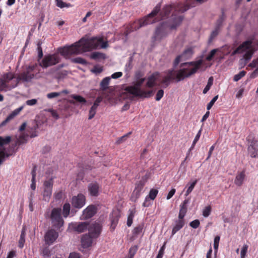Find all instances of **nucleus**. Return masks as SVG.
<instances>
[{"mask_svg":"<svg viewBox=\"0 0 258 258\" xmlns=\"http://www.w3.org/2000/svg\"><path fill=\"white\" fill-rule=\"evenodd\" d=\"M111 78L109 77H107L104 78L100 82V89L102 90H106L108 88V86L109 85V82L110 81Z\"/></svg>","mask_w":258,"mask_h":258,"instance_id":"nucleus-26","label":"nucleus"},{"mask_svg":"<svg viewBox=\"0 0 258 258\" xmlns=\"http://www.w3.org/2000/svg\"><path fill=\"white\" fill-rule=\"evenodd\" d=\"M254 50L252 46V43L250 41H246L240 45L232 52L231 55H234L237 53L245 52L242 58L239 60V66L240 68H244L247 63L250 60Z\"/></svg>","mask_w":258,"mask_h":258,"instance_id":"nucleus-5","label":"nucleus"},{"mask_svg":"<svg viewBox=\"0 0 258 258\" xmlns=\"http://www.w3.org/2000/svg\"><path fill=\"white\" fill-rule=\"evenodd\" d=\"M213 77H210L208 80V82L207 85L206 86V87H205V88L203 90L204 94L207 93V92L210 90L211 86L213 84Z\"/></svg>","mask_w":258,"mask_h":258,"instance_id":"nucleus-34","label":"nucleus"},{"mask_svg":"<svg viewBox=\"0 0 258 258\" xmlns=\"http://www.w3.org/2000/svg\"><path fill=\"white\" fill-rule=\"evenodd\" d=\"M220 236H216L214 238V248L215 250H217L219 246V243L220 241Z\"/></svg>","mask_w":258,"mask_h":258,"instance_id":"nucleus-51","label":"nucleus"},{"mask_svg":"<svg viewBox=\"0 0 258 258\" xmlns=\"http://www.w3.org/2000/svg\"><path fill=\"white\" fill-rule=\"evenodd\" d=\"M68 258H80V255L78 253L72 252L70 254Z\"/></svg>","mask_w":258,"mask_h":258,"instance_id":"nucleus-63","label":"nucleus"},{"mask_svg":"<svg viewBox=\"0 0 258 258\" xmlns=\"http://www.w3.org/2000/svg\"><path fill=\"white\" fill-rule=\"evenodd\" d=\"M202 63V59L182 63L180 65V69L177 71L169 70L165 72L162 76H160L159 73L155 72L148 77L146 87L151 88L158 85L159 83H162L165 87H167L172 81L175 80L177 82L182 81L195 74Z\"/></svg>","mask_w":258,"mask_h":258,"instance_id":"nucleus-2","label":"nucleus"},{"mask_svg":"<svg viewBox=\"0 0 258 258\" xmlns=\"http://www.w3.org/2000/svg\"><path fill=\"white\" fill-rule=\"evenodd\" d=\"M122 76V73L121 72H117L112 74L110 77L111 78L113 79H117L120 78Z\"/></svg>","mask_w":258,"mask_h":258,"instance_id":"nucleus-54","label":"nucleus"},{"mask_svg":"<svg viewBox=\"0 0 258 258\" xmlns=\"http://www.w3.org/2000/svg\"><path fill=\"white\" fill-rule=\"evenodd\" d=\"M218 98V95L215 96L211 101L208 104L207 106V110H209L213 106L215 102L216 101V100Z\"/></svg>","mask_w":258,"mask_h":258,"instance_id":"nucleus-43","label":"nucleus"},{"mask_svg":"<svg viewBox=\"0 0 258 258\" xmlns=\"http://www.w3.org/2000/svg\"><path fill=\"white\" fill-rule=\"evenodd\" d=\"M163 94H164L163 90H162V89L159 90L157 92V93L156 94V100L157 101H159L162 98V97H163Z\"/></svg>","mask_w":258,"mask_h":258,"instance_id":"nucleus-55","label":"nucleus"},{"mask_svg":"<svg viewBox=\"0 0 258 258\" xmlns=\"http://www.w3.org/2000/svg\"><path fill=\"white\" fill-rule=\"evenodd\" d=\"M91 169H91V167H90V166L88 167V168L86 167L85 168L84 170V173H80L78 174V177H77L78 179L82 180L83 178V177H84V174L85 173H87L88 172V170H91Z\"/></svg>","mask_w":258,"mask_h":258,"instance_id":"nucleus-53","label":"nucleus"},{"mask_svg":"<svg viewBox=\"0 0 258 258\" xmlns=\"http://www.w3.org/2000/svg\"><path fill=\"white\" fill-rule=\"evenodd\" d=\"M143 228V226L141 225H139L136 227L133 230V234L134 235H138L141 234L142 232Z\"/></svg>","mask_w":258,"mask_h":258,"instance_id":"nucleus-39","label":"nucleus"},{"mask_svg":"<svg viewBox=\"0 0 258 258\" xmlns=\"http://www.w3.org/2000/svg\"><path fill=\"white\" fill-rule=\"evenodd\" d=\"M120 217V213L118 210H113L110 215V219L111 221L110 228L112 230L115 229Z\"/></svg>","mask_w":258,"mask_h":258,"instance_id":"nucleus-17","label":"nucleus"},{"mask_svg":"<svg viewBox=\"0 0 258 258\" xmlns=\"http://www.w3.org/2000/svg\"><path fill=\"white\" fill-rule=\"evenodd\" d=\"M134 217V213L133 211H131L127 217V225L130 227L133 223V220Z\"/></svg>","mask_w":258,"mask_h":258,"instance_id":"nucleus-41","label":"nucleus"},{"mask_svg":"<svg viewBox=\"0 0 258 258\" xmlns=\"http://www.w3.org/2000/svg\"><path fill=\"white\" fill-rule=\"evenodd\" d=\"M37 103V100L36 99H32L28 100L26 101V104L28 106H34Z\"/></svg>","mask_w":258,"mask_h":258,"instance_id":"nucleus-52","label":"nucleus"},{"mask_svg":"<svg viewBox=\"0 0 258 258\" xmlns=\"http://www.w3.org/2000/svg\"><path fill=\"white\" fill-rule=\"evenodd\" d=\"M102 230L101 225L97 222L91 224L89 227V234L83 236L81 242L85 248L90 246L92 243V238H97L100 235Z\"/></svg>","mask_w":258,"mask_h":258,"instance_id":"nucleus-6","label":"nucleus"},{"mask_svg":"<svg viewBox=\"0 0 258 258\" xmlns=\"http://www.w3.org/2000/svg\"><path fill=\"white\" fill-rule=\"evenodd\" d=\"M50 218L52 226L56 228H60L63 224V220L61 216V209L54 208L52 210Z\"/></svg>","mask_w":258,"mask_h":258,"instance_id":"nucleus-10","label":"nucleus"},{"mask_svg":"<svg viewBox=\"0 0 258 258\" xmlns=\"http://www.w3.org/2000/svg\"><path fill=\"white\" fill-rule=\"evenodd\" d=\"M24 105H22L20 107L15 109L11 114H10L0 124L1 126H3L5 125L8 122H9L10 120H12L14 118L15 116L19 114V113L24 108Z\"/></svg>","mask_w":258,"mask_h":258,"instance_id":"nucleus-20","label":"nucleus"},{"mask_svg":"<svg viewBox=\"0 0 258 258\" xmlns=\"http://www.w3.org/2000/svg\"><path fill=\"white\" fill-rule=\"evenodd\" d=\"M200 224V221L199 220L197 219V220H195L190 222L189 223V225L192 228L196 229L199 226Z\"/></svg>","mask_w":258,"mask_h":258,"instance_id":"nucleus-47","label":"nucleus"},{"mask_svg":"<svg viewBox=\"0 0 258 258\" xmlns=\"http://www.w3.org/2000/svg\"><path fill=\"white\" fill-rule=\"evenodd\" d=\"M60 60V58L58 54H49L44 56L41 62H40V66L42 68L46 69L55 65L58 63Z\"/></svg>","mask_w":258,"mask_h":258,"instance_id":"nucleus-9","label":"nucleus"},{"mask_svg":"<svg viewBox=\"0 0 258 258\" xmlns=\"http://www.w3.org/2000/svg\"><path fill=\"white\" fill-rule=\"evenodd\" d=\"M217 49H214L212 50L210 53L208 54V55L206 57V60L208 61H210L212 59L213 56L215 54L216 52H217Z\"/></svg>","mask_w":258,"mask_h":258,"instance_id":"nucleus-48","label":"nucleus"},{"mask_svg":"<svg viewBox=\"0 0 258 258\" xmlns=\"http://www.w3.org/2000/svg\"><path fill=\"white\" fill-rule=\"evenodd\" d=\"M175 191H176L175 189L172 188L168 194L167 197H166L167 200L170 199L173 197V196L175 194Z\"/></svg>","mask_w":258,"mask_h":258,"instance_id":"nucleus-57","label":"nucleus"},{"mask_svg":"<svg viewBox=\"0 0 258 258\" xmlns=\"http://www.w3.org/2000/svg\"><path fill=\"white\" fill-rule=\"evenodd\" d=\"M25 242V238L20 237V239L19 240L18 246L20 248H22L24 247Z\"/></svg>","mask_w":258,"mask_h":258,"instance_id":"nucleus-58","label":"nucleus"},{"mask_svg":"<svg viewBox=\"0 0 258 258\" xmlns=\"http://www.w3.org/2000/svg\"><path fill=\"white\" fill-rule=\"evenodd\" d=\"M36 67V65L29 66L27 68L26 71L19 74L17 78L13 80L14 83L12 85V88L16 87L20 81L25 82H30L34 77L33 71Z\"/></svg>","mask_w":258,"mask_h":258,"instance_id":"nucleus-7","label":"nucleus"},{"mask_svg":"<svg viewBox=\"0 0 258 258\" xmlns=\"http://www.w3.org/2000/svg\"><path fill=\"white\" fill-rule=\"evenodd\" d=\"M219 30L220 29L215 28V29L212 32L209 39V43H211L213 41V39L218 35Z\"/></svg>","mask_w":258,"mask_h":258,"instance_id":"nucleus-36","label":"nucleus"},{"mask_svg":"<svg viewBox=\"0 0 258 258\" xmlns=\"http://www.w3.org/2000/svg\"><path fill=\"white\" fill-rule=\"evenodd\" d=\"M184 220L176 219L174 220L173 224L171 236H173L177 232L180 230L184 225Z\"/></svg>","mask_w":258,"mask_h":258,"instance_id":"nucleus-22","label":"nucleus"},{"mask_svg":"<svg viewBox=\"0 0 258 258\" xmlns=\"http://www.w3.org/2000/svg\"><path fill=\"white\" fill-rule=\"evenodd\" d=\"M73 61L75 63L82 64L83 65H87L88 64L87 61L81 57H78L74 58L73 59Z\"/></svg>","mask_w":258,"mask_h":258,"instance_id":"nucleus-37","label":"nucleus"},{"mask_svg":"<svg viewBox=\"0 0 258 258\" xmlns=\"http://www.w3.org/2000/svg\"><path fill=\"white\" fill-rule=\"evenodd\" d=\"M197 180H195L192 182H191L190 183H188L186 185V187H187V190L186 191V192L185 194V196L186 197L192 191V190L194 188L196 184H197Z\"/></svg>","mask_w":258,"mask_h":258,"instance_id":"nucleus-27","label":"nucleus"},{"mask_svg":"<svg viewBox=\"0 0 258 258\" xmlns=\"http://www.w3.org/2000/svg\"><path fill=\"white\" fill-rule=\"evenodd\" d=\"M86 204V197L82 194H79L72 199V206L78 209L82 208Z\"/></svg>","mask_w":258,"mask_h":258,"instance_id":"nucleus-14","label":"nucleus"},{"mask_svg":"<svg viewBox=\"0 0 258 258\" xmlns=\"http://www.w3.org/2000/svg\"><path fill=\"white\" fill-rule=\"evenodd\" d=\"M189 8L190 6L187 4H178L166 5L161 10V4L159 3L151 13L138 22V27L133 26L132 27L136 30L160 20H164L156 28L155 33V39L161 40L168 34L170 30L176 29L181 23L183 17L178 14L186 11Z\"/></svg>","mask_w":258,"mask_h":258,"instance_id":"nucleus-1","label":"nucleus"},{"mask_svg":"<svg viewBox=\"0 0 258 258\" xmlns=\"http://www.w3.org/2000/svg\"><path fill=\"white\" fill-rule=\"evenodd\" d=\"M103 97L101 96H98L97 97L96 100H95L93 104L96 105V106H98L99 105L100 103L102 101Z\"/></svg>","mask_w":258,"mask_h":258,"instance_id":"nucleus-59","label":"nucleus"},{"mask_svg":"<svg viewBox=\"0 0 258 258\" xmlns=\"http://www.w3.org/2000/svg\"><path fill=\"white\" fill-rule=\"evenodd\" d=\"M245 178L244 171H242L238 173L235 179L234 183L237 186H240L242 184L243 181Z\"/></svg>","mask_w":258,"mask_h":258,"instance_id":"nucleus-25","label":"nucleus"},{"mask_svg":"<svg viewBox=\"0 0 258 258\" xmlns=\"http://www.w3.org/2000/svg\"><path fill=\"white\" fill-rule=\"evenodd\" d=\"M11 141L10 136H0V165L12 155L9 152V150L5 147V146L9 144Z\"/></svg>","mask_w":258,"mask_h":258,"instance_id":"nucleus-8","label":"nucleus"},{"mask_svg":"<svg viewBox=\"0 0 258 258\" xmlns=\"http://www.w3.org/2000/svg\"><path fill=\"white\" fill-rule=\"evenodd\" d=\"M71 97L74 100L70 101V102L73 104H76V102L82 104H85L86 102V100L80 95L72 94L71 95Z\"/></svg>","mask_w":258,"mask_h":258,"instance_id":"nucleus-24","label":"nucleus"},{"mask_svg":"<svg viewBox=\"0 0 258 258\" xmlns=\"http://www.w3.org/2000/svg\"><path fill=\"white\" fill-rule=\"evenodd\" d=\"M91 225L87 222H75L72 224V228L76 231L79 233L84 232L87 229L89 230V227Z\"/></svg>","mask_w":258,"mask_h":258,"instance_id":"nucleus-19","label":"nucleus"},{"mask_svg":"<svg viewBox=\"0 0 258 258\" xmlns=\"http://www.w3.org/2000/svg\"><path fill=\"white\" fill-rule=\"evenodd\" d=\"M53 182L52 178L45 181L44 183L43 197L45 201H48L52 195Z\"/></svg>","mask_w":258,"mask_h":258,"instance_id":"nucleus-15","label":"nucleus"},{"mask_svg":"<svg viewBox=\"0 0 258 258\" xmlns=\"http://www.w3.org/2000/svg\"><path fill=\"white\" fill-rule=\"evenodd\" d=\"M211 212V208L210 206H207L204 209V210L203 211V215L205 217H207L210 215Z\"/></svg>","mask_w":258,"mask_h":258,"instance_id":"nucleus-44","label":"nucleus"},{"mask_svg":"<svg viewBox=\"0 0 258 258\" xmlns=\"http://www.w3.org/2000/svg\"><path fill=\"white\" fill-rule=\"evenodd\" d=\"M97 107L98 106H96V105H95L93 104L89 110V114L88 117L89 119H91L94 117L96 114Z\"/></svg>","mask_w":258,"mask_h":258,"instance_id":"nucleus-31","label":"nucleus"},{"mask_svg":"<svg viewBox=\"0 0 258 258\" xmlns=\"http://www.w3.org/2000/svg\"><path fill=\"white\" fill-rule=\"evenodd\" d=\"M96 213V208L94 205H91L88 206L83 210L82 214L83 219H89L92 217Z\"/></svg>","mask_w":258,"mask_h":258,"instance_id":"nucleus-18","label":"nucleus"},{"mask_svg":"<svg viewBox=\"0 0 258 258\" xmlns=\"http://www.w3.org/2000/svg\"><path fill=\"white\" fill-rule=\"evenodd\" d=\"M60 95H61V93L54 92H51V93H48L47 94L46 96L48 99H52L54 98H56V97L60 96Z\"/></svg>","mask_w":258,"mask_h":258,"instance_id":"nucleus-46","label":"nucleus"},{"mask_svg":"<svg viewBox=\"0 0 258 258\" xmlns=\"http://www.w3.org/2000/svg\"><path fill=\"white\" fill-rule=\"evenodd\" d=\"M246 72L244 71L240 72L238 74H236L233 77V81L237 82L246 75Z\"/></svg>","mask_w":258,"mask_h":258,"instance_id":"nucleus-33","label":"nucleus"},{"mask_svg":"<svg viewBox=\"0 0 258 258\" xmlns=\"http://www.w3.org/2000/svg\"><path fill=\"white\" fill-rule=\"evenodd\" d=\"M70 205L69 203H65L63 206L62 214L64 217L68 216L70 212Z\"/></svg>","mask_w":258,"mask_h":258,"instance_id":"nucleus-28","label":"nucleus"},{"mask_svg":"<svg viewBox=\"0 0 258 258\" xmlns=\"http://www.w3.org/2000/svg\"><path fill=\"white\" fill-rule=\"evenodd\" d=\"M56 2V6L60 8H64V3L61 0H55Z\"/></svg>","mask_w":258,"mask_h":258,"instance_id":"nucleus-64","label":"nucleus"},{"mask_svg":"<svg viewBox=\"0 0 258 258\" xmlns=\"http://www.w3.org/2000/svg\"><path fill=\"white\" fill-rule=\"evenodd\" d=\"M108 46V41H103L102 37H94L87 39L82 38L71 46L59 48V52L61 55L67 57L73 54L90 51L97 49L98 47L104 49Z\"/></svg>","mask_w":258,"mask_h":258,"instance_id":"nucleus-3","label":"nucleus"},{"mask_svg":"<svg viewBox=\"0 0 258 258\" xmlns=\"http://www.w3.org/2000/svg\"><path fill=\"white\" fill-rule=\"evenodd\" d=\"M257 66H258V57L255 59H253L252 62L248 64V67L252 68H255Z\"/></svg>","mask_w":258,"mask_h":258,"instance_id":"nucleus-56","label":"nucleus"},{"mask_svg":"<svg viewBox=\"0 0 258 258\" xmlns=\"http://www.w3.org/2000/svg\"><path fill=\"white\" fill-rule=\"evenodd\" d=\"M54 198L56 200H59L62 198L63 192L62 190H58L54 193Z\"/></svg>","mask_w":258,"mask_h":258,"instance_id":"nucleus-50","label":"nucleus"},{"mask_svg":"<svg viewBox=\"0 0 258 258\" xmlns=\"http://www.w3.org/2000/svg\"><path fill=\"white\" fill-rule=\"evenodd\" d=\"M179 213L178 215V219L184 220V217L187 211V208L180 207Z\"/></svg>","mask_w":258,"mask_h":258,"instance_id":"nucleus-38","label":"nucleus"},{"mask_svg":"<svg viewBox=\"0 0 258 258\" xmlns=\"http://www.w3.org/2000/svg\"><path fill=\"white\" fill-rule=\"evenodd\" d=\"M247 141L249 144L248 147L249 154L252 158L256 157L258 155V141L252 139L250 136L247 138Z\"/></svg>","mask_w":258,"mask_h":258,"instance_id":"nucleus-12","label":"nucleus"},{"mask_svg":"<svg viewBox=\"0 0 258 258\" xmlns=\"http://www.w3.org/2000/svg\"><path fill=\"white\" fill-rule=\"evenodd\" d=\"M194 54V50L191 47L185 49L181 54L177 56L174 62V67H176L181 61L190 59Z\"/></svg>","mask_w":258,"mask_h":258,"instance_id":"nucleus-13","label":"nucleus"},{"mask_svg":"<svg viewBox=\"0 0 258 258\" xmlns=\"http://www.w3.org/2000/svg\"><path fill=\"white\" fill-rule=\"evenodd\" d=\"M47 111L51 113L52 116L55 119H58L59 118V115L58 114L56 110L51 108H49L47 110Z\"/></svg>","mask_w":258,"mask_h":258,"instance_id":"nucleus-45","label":"nucleus"},{"mask_svg":"<svg viewBox=\"0 0 258 258\" xmlns=\"http://www.w3.org/2000/svg\"><path fill=\"white\" fill-rule=\"evenodd\" d=\"M12 85L13 84L10 86L9 84H6L2 79H0V91H6L7 89H11L13 88Z\"/></svg>","mask_w":258,"mask_h":258,"instance_id":"nucleus-29","label":"nucleus"},{"mask_svg":"<svg viewBox=\"0 0 258 258\" xmlns=\"http://www.w3.org/2000/svg\"><path fill=\"white\" fill-rule=\"evenodd\" d=\"M90 57L93 59L104 58V54L98 52H94L91 54Z\"/></svg>","mask_w":258,"mask_h":258,"instance_id":"nucleus-35","label":"nucleus"},{"mask_svg":"<svg viewBox=\"0 0 258 258\" xmlns=\"http://www.w3.org/2000/svg\"><path fill=\"white\" fill-rule=\"evenodd\" d=\"M248 246L247 244H244L241 249L240 258H245L246 253L248 249Z\"/></svg>","mask_w":258,"mask_h":258,"instance_id":"nucleus-40","label":"nucleus"},{"mask_svg":"<svg viewBox=\"0 0 258 258\" xmlns=\"http://www.w3.org/2000/svg\"><path fill=\"white\" fill-rule=\"evenodd\" d=\"M14 78V75L11 73H9L4 75L3 80L5 82H6V84H8V83H9L10 81L13 80Z\"/></svg>","mask_w":258,"mask_h":258,"instance_id":"nucleus-30","label":"nucleus"},{"mask_svg":"<svg viewBox=\"0 0 258 258\" xmlns=\"http://www.w3.org/2000/svg\"><path fill=\"white\" fill-rule=\"evenodd\" d=\"M189 198L185 199L183 202V203L180 205V207L187 208V205L189 203Z\"/></svg>","mask_w":258,"mask_h":258,"instance_id":"nucleus-62","label":"nucleus"},{"mask_svg":"<svg viewBox=\"0 0 258 258\" xmlns=\"http://www.w3.org/2000/svg\"><path fill=\"white\" fill-rule=\"evenodd\" d=\"M144 183L143 181H140L136 184L135 188L133 192L132 199L133 201H136L140 196L141 192L143 190Z\"/></svg>","mask_w":258,"mask_h":258,"instance_id":"nucleus-21","label":"nucleus"},{"mask_svg":"<svg viewBox=\"0 0 258 258\" xmlns=\"http://www.w3.org/2000/svg\"><path fill=\"white\" fill-rule=\"evenodd\" d=\"M141 77L142 75L140 72L137 73L135 75V80L133 82L132 85L125 88V91L133 96L149 97L152 94V91H147L144 88H142L145 78H141Z\"/></svg>","mask_w":258,"mask_h":258,"instance_id":"nucleus-4","label":"nucleus"},{"mask_svg":"<svg viewBox=\"0 0 258 258\" xmlns=\"http://www.w3.org/2000/svg\"><path fill=\"white\" fill-rule=\"evenodd\" d=\"M58 234L53 229L49 230L45 234L44 238L46 243L48 245L52 244L58 237Z\"/></svg>","mask_w":258,"mask_h":258,"instance_id":"nucleus-16","label":"nucleus"},{"mask_svg":"<svg viewBox=\"0 0 258 258\" xmlns=\"http://www.w3.org/2000/svg\"><path fill=\"white\" fill-rule=\"evenodd\" d=\"M103 71L102 67L98 66H95L91 70V72L94 74H98L101 73Z\"/></svg>","mask_w":258,"mask_h":258,"instance_id":"nucleus-49","label":"nucleus"},{"mask_svg":"<svg viewBox=\"0 0 258 258\" xmlns=\"http://www.w3.org/2000/svg\"><path fill=\"white\" fill-rule=\"evenodd\" d=\"M132 63L127 61L125 66V68H124L125 71L126 72H128L132 69Z\"/></svg>","mask_w":258,"mask_h":258,"instance_id":"nucleus-60","label":"nucleus"},{"mask_svg":"<svg viewBox=\"0 0 258 258\" xmlns=\"http://www.w3.org/2000/svg\"><path fill=\"white\" fill-rule=\"evenodd\" d=\"M201 132H202V128H201L198 133H197V135L196 136L194 140V143H197V142L199 141L200 137H201Z\"/></svg>","mask_w":258,"mask_h":258,"instance_id":"nucleus-61","label":"nucleus"},{"mask_svg":"<svg viewBox=\"0 0 258 258\" xmlns=\"http://www.w3.org/2000/svg\"><path fill=\"white\" fill-rule=\"evenodd\" d=\"M130 134L131 133H128L124 135V136L119 138L116 142V144H119L124 142L126 140V139L128 138Z\"/></svg>","mask_w":258,"mask_h":258,"instance_id":"nucleus-42","label":"nucleus"},{"mask_svg":"<svg viewBox=\"0 0 258 258\" xmlns=\"http://www.w3.org/2000/svg\"><path fill=\"white\" fill-rule=\"evenodd\" d=\"M87 190L89 196L97 197L101 192V185L96 181H92L88 183Z\"/></svg>","mask_w":258,"mask_h":258,"instance_id":"nucleus-11","label":"nucleus"},{"mask_svg":"<svg viewBox=\"0 0 258 258\" xmlns=\"http://www.w3.org/2000/svg\"><path fill=\"white\" fill-rule=\"evenodd\" d=\"M224 20H225V15L224 14V13L223 12L222 14L220 16V17H219V18L217 20V21L216 22L215 28L220 29Z\"/></svg>","mask_w":258,"mask_h":258,"instance_id":"nucleus-32","label":"nucleus"},{"mask_svg":"<svg viewBox=\"0 0 258 258\" xmlns=\"http://www.w3.org/2000/svg\"><path fill=\"white\" fill-rule=\"evenodd\" d=\"M158 191L157 189H151L148 196H147L143 204V206L145 207H149L151 205V203L149 202V199L152 200H154L155 199V198L156 197V196L158 194Z\"/></svg>","mask_w":258,"mask_h":258,"instance_id":"nucleus-23","label":"nucleus"}]
</instances>
